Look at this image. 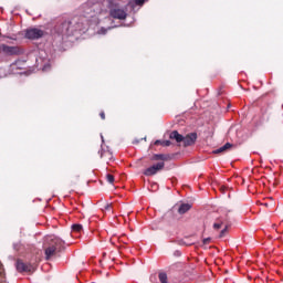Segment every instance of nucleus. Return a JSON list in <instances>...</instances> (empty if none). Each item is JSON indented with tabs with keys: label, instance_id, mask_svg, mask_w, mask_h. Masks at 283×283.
I'll return each instance as SVG.
<instances>
[{
	"label": "nucleus",
	"instance_id": "20",
	"mask_svg": "<svg viewBox=\"0 0 283 283\" xmlns=\"http://www.w3.org/2000/svg\"><path fill=\"white\" fill-rule=\"evenodd\" d=\"M104 209H105L106 211H109V209H112V203H106L105 207H104Z\"/></svg>",
	"mask_w": 283,
	"mask_h": 283
},
{
	"label": "nucleus",
	"instance_id": "23",
	"mask_svg": "<svg viewBox=\"0 0 283 283\" xmlns=\"http://www.w3.org/2000/svg\"><path fill=\"white\" fill-rule=\"evenodd\" d=\"M99 116H101L102 120H105V113H104V112H102V113L99 114Z\"/></svg>",
	"mask_w": 283,
	"mask_h": 283
},
{
	"label": "nucleus",
	"instance_id": "17",
	"mask_svg": "<svg viewBox=\"0 0 283 283\" xmlns=\"http://www.w3.org/2000/svg\"><path fill=\"white\" fill-rule=\"evenodd\" d=\"M107 182L111 185H114V176L113 175H106Z\"/></svg>",
	"mask_w": 283,
	"mask_h": 283
},
{
	"label": "nucleus",
	"instance_id": "21",
	"mask_svg": "<svg viewBox=\"0 0 283 283\" xmlns=\"http://www.w3.org/2000/svg\"><path fill=\"white\" fill-rule=\"evenodd\" d=\"M203 244H209L211 242V238H206L202 240Z\"/></svg>",
	"mask_w": 283,
	"mask_h": 283
},
{
	"label": "nucleus",
	"instance_id": "8",
	"mask_svg": "<svg viewBox=\"0 0 283 283\" xmlns=\"http://www.w3.org/2000/svg\"><path fill=\"white\" fill-rule=\"evenodd\" d=\"M231 147H233V145H231L230 143H227L222 147L213 150V154H224V151H229V149H231Z\"/></svg>",
	"mask_w": 283,
	"mask_h": 283
},
{
	"label": "nucleus",
	"instance_id": "5",
	"mask_svg": "<svg viewBox=\"0 0 283 283\" xmlns=\"http://www.w3.org/2000/svg\"><path fill=\"white\" fill-rule=\"evenodd\" d=\"M163 169H165V163L164 161L158 163V164L147 168L144 171V175L145 176H156V174H158V171H163Z\"/></svg>",
	"mask_w": 283,
	"mask_h": 283
},
{
	"label": "nucleus",
	"instance_id": "27",
	"mask_svg": "<svg viewBox=\"0 0 283 283\" xmlns=\"http://www.w3.org/2000/svg\"><path fill=\"white\" fill-rule=\"evenodd\" d=\"M108 1V4H109V0H107ZM112 1V3H114L116 0H111Z\"/></svg>",
	"mask_w": 283,
	"mask_h": 283
},
{
	"label": "nucleus",
	"instance_id": "7",
	"mask_svg": "<svg viewBox=\"0 0 283 283\" xmlns=\"http://www.w3.org/2000/svg\"><path fill=\"white\" fill-rule=\"evenodd\" d=\"M169 138L171 140H176V143H182L185 140V137L178 133V130H174L170 133Z\"/></svg>",
	"mask_w": 283,
	"mask_h": 283
},
{
	"label": "nucleus",
	"instance_id": "25",
	"mask_svg": "<svg viewBox=\"0 0 283 283\" xmlns=\"http://www.w3.org/2000/svg\"><path fill=\"white\" fill-rule=\"evenodd\" d=\"M48 67H50V65H44L43 71L48 72Z\"/></svg>",
	"mask_w": 283,
	"mask_h": 283
},
{
	"label": "nucleus",
	"instance_id": "10",
	"mask_svg": "<svg viewBox=\"0 0 283 283\" xmlns=\"http://www.w3.org/2000/svg\"><path fill=\"white\" fill-rule=\"evenodd\" d=\"M153 160H163V163L169 160V155L157 154L153 156Z\"/></svg>",
	"mask_w": 283,
	"mask_h": 283
},
{
	"label": "nucleus",
	"instance_id": "11",
	"mask_svg": "<svg viewBox=\"0 0 283 283\" xmlns=\"http://www.w3.org/2000/svg\"><path fill=\"white\" fill-rule=\"evenodd\" d=\"M17 270L18 271H30V268H28L27 264L23 263L22 261H18L17 262Z\"/></svg>",
	"mask_w": 283,
	"mask_h": 283
},
{
	"label": "nucleus",
	"instance_id": "18",
	"mask_svg": "<svg viewBox=\"0 0 283 283\" xmlns=\"http://www.w3.org/2000/svg\"><path fill=\"white\" fill-rule=\"evenodd\" d=\"M228 229H229V226H226V227L223 228V230H221L219 237H220V238H224V233H227Z\"/></svg>",
	"mask_w": 283,
	"mask_h": 283
},
{
	"label": "nucleus",
	"instance_id": "19",
	"mask_svg": "<svg viewBox=\"0 0 283 283\" xmlns=\"http://www.w3.org/2000/svg\"><path fill=\"white\" fill-rule=\"evenodd\" d=\"M163 147H169L171 145L170 140H163L161 142Z\"/></svg>",
	"mask_w": 283,
	"mask_h": 283
},
{
	"label": "nucleus",
	"instance_id": "13",
	"mask_svg": "<svg viewBox=\"0 0 283 283\" xmlns=\"http://www.w3.org/2000/svg\"><path fill=\"white\" fill-rule=\"evenodd\" d=\"M143 3H145V0H133L128 3V6H130V8L135 9L136 6H143Z\"/></svg>",
	"mask_w": 283,
	"mask_h": 283
},
{
	"label": "nucleus",
	"instance_id": "26",
	"mask_svg": "<svg viewBox=\"0 0 283 283\" xmlns=\"http://www.w3.org/2000/svg\"><path fill=\"white\" fill-rule=\"evenodd\" d=\"M63 28H65V29L67 30V28H70V24L64 23V24H63Z\"/></svg>",
	"mask_w": 283,
	"mask_h": 283
},
{
	"label": "nucleus",
	"instance_id": "16",
	"mask_svg": "<svg viewBox=\"0 0 283 283\" xmlns=\"http://www.w3.org/2000/svg\"><path fill=\"white\" fill-rule=\"evenodd\" d=\"M107 30H112V27H109L108 29L101 28V29L97 31V34H107Z\"/></svg>",
	"mask_w": 283,
	"mask_h": 283
},
{
	"label": "nucleus",
	"instance_id": "15",
	"mask_svg": "<svg viewBox=\"0 0 283 283\" xmlns=\"http://www.w3.org/2000/svg\"><path fill=\"white\" fill-rule=\"evenodd\" d=\"M73 231H75L76 233H81V231H83V226L75 223L72 226Z\"/></svg>",
	"mask_w": 283,
	"mask_h": 283
},
{
	"label": "nucleus",
	"instance_id": "14",
	"mask_svg": "<svg viewBox=\"0 0 283 283\" xmlns=\"http://www.w3.org/2000/svg\"><path fill=\"white\" fill-rule=\"evenodd\" d=\"M158 277H159V281H160L161 283H169V282L167 281V273L160 272L159 275H158Z\"/></svg>",
	"mask_w": 283,
	"mask_h": 283
},
{
	"label": "nucleus",
	"instance_id": "12",
	"mask_svg": "<svg viewBox=\"0 0 283 283\" xmlns=\"http://www.w3.org/2000/svg\"><path fill=\"white\" fill-rule=\"evenodd\" d=\"M222 224H224V220L222 218L217 219V221L213 223V229L218 231L219 229H222Z\"/></svg>",
	"mask_w": 283,
	"mask_h": 283
},
{
	"label": "nucleus",
	"instance_id": "6",
	"mask_svg": "<svg viewBox=\"0 0 283 283\" xmlns=\"http://www.w3.org/2000/svg\"><path fill=\"white\" fill-rule=\"evenodd\" d=\"M197 139H198V135L196 133H191V134L187 135L182 139L184 147H191V145H193Z\"/></svg>",
	"mask_w": 283,
	"mask_h": 283
},
{
	"label": "nucleus",
	"instance_id": "1",
	"mask_svg": "<svg viewBox=\"0 0 283 283\" xmlns=\"http://www.w3.org/2000/svg\"><path fill=\"white\" fill-rule=\"evenodd\" d=\"M109 14L113 19H118L119 21H125L127 19V11L125 9L118 8V4L116 2H112L109 0Z\"/></svg>",
	"mask_w": 283,
	"mask_h": 283
},
{
	"label": "nucleus",
	"instance_id": "2",
	"mask_svg": "<svg viewBox=\"0 0 283 283\" xmlns=\"http://www.w3.org/2000/svg\"><path fill=\"white\" fill-rule=\"evenodd\" d=\"M63 244V240L56 238L53 239L50 247L45 249L46 260H50V258H52V255H54V253H56V251H59V248L62 247Z\"/></svg>",
	"mask_w": 283,
	"mask_h": 283
},
{
	"label": "nucleus",
	"instance_id": "4",
	"mask_svg": "<svg viewBox=\"0 0 283 283\" xmlns=\"http://www.w3.org/2000/svg\"><path fill=\"white\" fill-rule=\"evenodd\" d=\"M44 34H45V32L43 30L36 29V28H31V29L27 30L25 38L31 39V40H36V39L43 38Z\"/></svg>",
	"mask_w": 283,
	"mask_h": 283
},
{
	"label": "nucleus",
	"instance_id": "22",
	"mask_svg": "<svg viewBox=\"0 0 283 283\" xmlns=\"http://www.w3.org/2000/svg\"><path fill=\"white\" fill-rule=\"evenodd\" d=\"M0 275H3V264L0 263Z\"/></svg>",
	"mask_w": 283,
	"mask_h": 283
},
{
	"label": "nucleus",
	"instance_id": "9",
	"mask_svg": "<svg viewBox=\"0 0 283 283\" xmlns=\"http://www.w3.org/2000/svg\"><path fill=\"white\" fill-rule=\"evenodd\" d=\"M191 209V205L189 203H181L178 208V213H180V216L187 213V211H189Z\"/></svg>",
	"mask_w": 283,
	"mask_h": 283
},
{
	"label": "nucleus",
	"instance_id": "3",
	"mask_svg": "<svg viewBox=\"0 0 283 283\" xmlns=\"http://www.w3.org/2000/svg\"><path fill=\"white\" fill-rule=\"evenodd\" d=\"M1 52L8 54V56H19V54H23V49L19 46H9L6 44L0 45Z\"/></svg>",
	"mask_w": 283,
	"mask_h": 283
},
{
	"label": "nucleus",
	"instance_id": "24",
	"mask_svg": "<svg viewBox=\"0 0 283 283\" xmlns=\"http://www.w3.org/2000/svg\"><path fill=\"white\" fill-rule=\"evenodd\" d=\"M155 145H163V140H156Z\"/></svg>",
	"mask_w": 283,
	"mask_h": 283
}]
</instances>
